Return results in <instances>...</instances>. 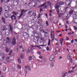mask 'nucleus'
<instances>
[{
	"mask_svg": "<svg viewBox=\"0 0 77 77\" xmlns=\"http://www.w3.org/2000/svg\"><path fill=\"white\" fill-rule=\"evenodd\" d=\"M39 34L38 33L35 34L34 35V41L36 42V41L38 42L39 40Z\"/></svg>",
	"mask_w": 77,
	"mask_h": 77,
	"instance_id": "obj_1",
	"label": "nucleus"
},
{
	"mask_svg": "<svg viewBox=\"0 0 77 77\" xmlns=\"http://www.w3.org/2000/svg\"><path fill=\"white\" fill-rule=\"evenodd\" d=\"M2 38H3V35H2V33L0 32V40H2Z\"/></svg>",
	"mask_w": 77,
	"mask_h": 77,
	"instance_id": "obj_18",
	"label": "nucleus"
},
{
	"mask_svg": "<svg viewBox=\"0 0 77 77\" xmlns=\"http://www.w3.org/2000/svg\"><path fill=\"white\" fill-rule=\"evenodd\" d=\"M62 76L63 77H65V76H66V74L64 72V73H63L62 74Z\"/></svg>",
	"mask_w": 77,
	"mask_h": 77,
	"instance_id": "obj_31",
	"label": "nucleus"
},
{
	"mask_svg": "<svg viewBox=\"0 0 77 77\" xmlns=\"http://www.w3.org/2000/svg\"><path fill=\"white\" fill-rule=\"evenodd\" d=\"M73 12H74V11L72 10L69 11V15H72V14H73Z\"/></svg>",
	"mask_w": 77,
	"mask_h": 77,
	"instance_id": "obj_20",
	"label": "nucleus"
},
{
	"mask_svg": "<svg viewBox=\"0 0 77 77\" xmlns=\"http://www.w3.org/2000/svg\"><path fill=\"white\" fill-rule=\"evenodd\" d=\"M6 45H5L4 44H3V45H2V46L3 47V48H5V47H6Z\"/></svg>",
	"mask_w": 77,
	"mask_h": 77,
	"instance_id": "obj_53",
	"label": "nucleus"
},
{
	"mask_svg": "<svg viewBox=\"0 0 77 77\" xmlns=\"http://www.w3.org/2000/svg\"><path fill=\"white\" fill-rule=\"evenodd\" d=\"M48 5H45L43 7V9H47Z\"/></svg>",
	"mask_w": 77,
	"mask_h": 77,
	"instance_id": "obj_36",
	"label": "nucleus"
},
{
	"mask_svg": "<svg viewBox=\"0 0 77 77\" xmlns=\"http://www.w3.org/2000/svg\"><path fill=\"white\" fill-rule=\"evenodd\" d=\"M57 15H58V18H60V17H62L63 16V14H61L60 13H59L58 14H57Z\"/></svg>",
	"mask_w": 77,
	"mask_h": 77,
	"instance_id": "obj_12",
	"label": "nucleus"
},
{
	"mask_svg": "<svg viewBox=\"0 0 77 77\" xmlns=\"http://www.w3.org/2000/svg\"><path fill=\"white\" fill-rule=\"evenodd\" d=\"M9 59H10V57H8L6 58V60H9Z\"/></svg>",
	"mask_w": 77,
	"mask_h": 77,
	"instance_id": "obj_45",
	"label": "nucleus"
},
{
	"mask_svg": "<svg viewBox=\"0 0 77 77\" xmlns=\"http://www.w3.org/2000/svg\"><path fill=\"white\" fill-rule=\"evenodd\" d=\"M54 55H52V56H51L49 59L50 62H52V61L54 60Z\"/></svg>",
	"mask_w": 77,
	"mask_h": 77,
	"instance_id": "obj_8",
	"label": "nucleus"
},
{
	"mask_svg": "<svg viewBox=\"0 0 77 77\" xmlns=\"http://www.w3.org/2000/svg\"><path fill=\"white\" fill-rule=\"evenodd\" d=\"M74 72V70H69V71H68V72L69 73H72L73 72Z\"/></svg>",
	"mask_w": 77,
	"mask_h": 77,
	"instance_id": "obj_26",
	"label": "nucleus"
},
{
	"mask_svg": "<svg viewBox=\"0 0 77 77\" xmlns=\"http://www.w3.org/2000/svg\"><path fill=\"white\" fill-rule=\"evenodd\" d=\"M55 8L56 9V11L58 14L59 13V8H60V6L59 5H57L55 6Z\"/></svg>",
	"mask_w": 77,
	"mask_h": 77,
	"instance_id": "obj_3",
	"label": "nucleus"
},
{
	"mask_svg": "<svg viewBox=\"0 0 77 77\" xmlns=\"http://www.w3.org/2000/svg\"><path fill=\"white\" fill-rule=\"evenodd\" d=\"M3 70L4 72H5V71H6V67H4L3 68Z\"/></svg>",
	"mask_w": 77,
	"mask_h": 77,
	"instance_id": "obj_33",
	"label": "nucleus"
},
{
	"mask_svg": "<svg viewBox=\"0 0 77 77\" xmlns=\"http://www.w3.org/2000/svg\"><path fill=\"white\" fill-rule=\"evenodd\" d=\"M12 53H13V51L12 50H11L10 52V53L8 54V55H11V54H12Z\"/></svg>",
	"mask_w": 77,
	"mask_h": 77,
	"instance_id": "obj_34",
	"label": "nucleus"
},
{
	"mask_svg": "<svg viewBox=\"0 0 77 77\" xmlns=\"http://www.w3.org/2000/svg\"><path fill=\"white\" fill-rule=\"evenodd\" d=\"M17 67L19 69H21V66L20 65H17Z\"/></svg>",
	"mask_w": 77,
	"mask_h": 77,
	"instance_id": "obj_25",
	"label": "nucleus"
},
{
	"mask_svg": "<svg viewBox=\"0 0 77 77\" xmlns=\"http://www.w3.org/2000/svg\"><path fill=\"white\" fill-rule=\"evenodd\" d=\"M36 47H37L38 48H39V49H41V47H40L39 46L37 45L36 46Z\"/></svg>",
	"mask_w": 77,
	"mask_h": 77,
	"instance_id": "obj_43",
	"label": "nucleus"
},
{
	"mask_svg": "<svg viewBox=\"0 0 77 77\" xmlns=\"http://www.w3.org/2000/svg\"><path fill=\"white\" fill-rule=\"evenodd\" d=\"M5 34L6 36H8L9 35V32H6L5 33Z\"/></svg>",
	"mask_w": 77,
	"mask_h": 77,
	"instance_id": "obj_24",
	"label": "nucleus"
},
{
	"mask_svg": "<svg viewBox=\"0 0 77 77\" xmlns=\"http://www.w3.org/2000/svg\"><path fill=\"white\" fill-rule=\"evenodd\" d=\"M39 27V26L38 25H37V26H36V27L37 29H38L39 28H38Z\"/></svg>",
	"mask_w": 77,
	"mask_h": 77,
	"instance_id": "obj_63",
	"label": "nucleus"
},
{
	"mask_svg": "<svg viewBox=\"0 0 77 77\" xmlns=\"http://www.w3.org/2000/svg\"><path fill=\"white\" fill-rule=\"evenodd\" d=\"M33 12V10L29 11L27 13L28 15H30Z\"/></svg>",
	"mask_w": 77,
	"mask_h": 77,
	"instance_id": "obj_19",
	"label": "nucleus"
},
{
	"mask_svg": "<svg viewBox=\"0 0 77 77\" xmlns=\"http://www.w3.org/2000/svg\"><path fill=\"white\" fill-rule=\"evenodd\" d=\"M13 17L14 18L15 20H16V17L14 15H13L11 17L12 20H13Z\"/></svg>",
	"mask_w": 77,
	"mask_h": 77,
	"instance_id": "obj_16",
	"label": "nucleus"
},
{
	"mask_svg": "<svg viewBox=\"0 0 77 77\" xmlns=\"http://www.w3.org/2000/svg\"><path fill=\"white\" fill-rule=\"evenodd\" d=\"M30 50L29 49L28 50V53H30Z\"/></svg>",
	"mask_w": 77,
	"mask_h": 77,
	"instance_id": "obj_57",
	"label": "nucleus"
},
{
	"mask_svg": "<svg viewBox=\"0 0 77 77\" xmlns=\"http://www.w3.org/2000/svg\"><path fill=\"white\" fill-rule=\"evenodd\" d=\"M0 55H1L0 56V60H3L4 58H5V55L4 54H0Z\"/></svg>",
	"mask_w": 77,
	"mask_h": 77,
	"instance_id": "obj_7",
	"label": "nucleus"
},
{
	"mask_svg": "<svg viewBox=\"0 0 77 77\" xmlns=\"http://www.w3.org/2000/svg\"><path fill=\"white\" fill-rule=\"evenodd\" d=\"M18 1H19V0H14V3H15V2H18Z\"/></svg>",
	"mask_w": 77,
	"mask_h": 77,
	"instance_id": "obj_47",
	"label": "nucleus"
},
{
	"mask_svg": "<svg viewBox=\"0 0 77 77\" xmlns=\"http://www.w3.org/2000/svg\"><path fill=\"white\" fill-rule=\"evenodd\" d=\"M27 68L28 71H30L31 69H30V66H27Z\"/></svg>",
	"mask_w": 77,
	"mask_h": 77,
	"instance_id": "obj_38",
	"label": "nucleus"
},
{
	"mask_svg": "<svg viewBox=\"0 0 77 77\" xmlns=\"http://www.w3.org/2000/svg\"><path fill=\"white\" fill-rule=\"evenodd\" d=\"M45 5V4H44L42 5H41V6H40V7H42V6H44V5Z\"/></svg>",
	"mask_w": 77,
	"mask_h": 77,
	"instance_id": "obj_52",
	"label": "nucleus"
},
{
	"mask_svg": "<svg viewBox=\"0 0 77 77\" xmlns=\"http://www.w3.org/2000/svg\"><path fill=\"white\" fill-rule=\"evenodd\" d=\"M70 57H71V56H70V55H69V54H68L67 55V59L69 60V59H70Z\"/></svg>",
	"mask_w": 77,
	"mask_h": 77,
	"instance_id": "obj_39",
	"label": "nucleus"
},
{
	"mask_svg": "<svg viewBox=\"0 0 77 77\" xmlns=\"http://www.w3.org/2000/svg\"><path fill=\"white\" fill-rule=\"evenodd\" d=\"M13 14L15 15H17V13L15 12V11H13Z\"/></svg>",
	"mask_w": 77,
	"mask_h": 77,
	"instance_id": "obj_42",
	"label": "nucleus"
},
{
	"mask_svg": "<svg viewBox=\"0 0 77 77\" xmlns=\"http://www.w3.org/2000/svg\"><path fill=\"white\" fill-rule=\"evenodd\" d=\"M69 8V7H66V9H65V11H67V9H68V8Z\"/></svg>",
	"mask_w": 77,
	"mask_h": 77,
	"instance_id": "obj_56",
	"label": "nucleus"
},
{
	"mask_svg": "<svg viewBox=\"0 0 77 77\" xmlns=\"http://www.w3.org/2000/svg\"><path fill=\"white\" fill-rule=\"evenodd\" d=\"M75 67H72V70H74V69H75Z\"/></svg>",
	"mask_w": 77,
	"mask_h": 77,
	"instance_id": "obj_61",
	"label": "nucleus"
},
{
	"mask_svg": "<svg viewBox=\"0 0 77 77\" xmlns=\"http://www.w3.org/2000/svg\"><path fill=\"white\" fill-rule=\"evenodd\" d=\"M73 27H74V29H75V30H77V27H76V26H74Z\"/></svg>",
	"mask_w": 77,
	"mask_h": 77,
	"instance_id": "obj_49",
	"label": "nucleus"
},
{
	"mask_svg": "<svg viewBox=\"0 0 77 77\" xmlns=\"http://www.w3.org/2000/svg\"><path fill=\"white\" fill-rule=\"evenodd\" d=\"M17 61H18V62L19 63H20L21 61L20 60L18 59L17 60Z\"/></svg>",
	"mask_w": 77,
	"mask_h": 77,
	"instance_id": "obj_44",
	"label": "nucleus"
},
{
	"mask_svg": "<svg viewBox=\"0 0 77 77\" xmlns=\"http://www.w3.org/2000/svg\"><path fill=\"white\" fill-rule=\"evenodd\" d=\"M9 32L12 33V25L11 24H9Z\"/></svg>",
	"mask_w": 77,
	"mask_h": 77,
	"instance_id": "obj_5",
	"label": "nucleus"
},
{
	"mask_svg": "<svg viewBox=\"0 0 77 77\" xmlns=\"http://www.w3.org/2000/svg\"><path fill=\"white\" fill-rule=\"evenodd\" d=\"M4 15L5 17H6V18H9V13L7 12L5 13Z\"/></svg>",
	"mask_w": 77,
	"mask_h": 77,
	"instance_id": "obj_11",
	"label": "nucleus"
},
{
	"mask_svg": "<svg viewBox=\"0 0 77 77\" xmlns=\"http://www.w3.org/2000/svg\"><path fill=\"white\" fill-rule=\"evenodd\" d=\"M60 10L61 12H63L65 10V7H61L60 8Z\"/></svg>",
	"mask_w": 77,
	"mask_h": 77,
	"instance_id": "obj_17",
	"label": "nucleus"
},
{
	"mask_svg": "<svg viewBox=\"0 0 77 77\" xmlns=\"http://www.w3.org/2000/svg\"><path fill=\"white\" fill-rule=\"evenodd\" d=\"M73 17L74 19H75L77 17V15L76 14H73Z\"/></svg>",
	"mask_w": 77,
	"mask_h": 77,
	"instance_id": "obj_15",
	"label": "nucleus"
},
{
	"mask_svg": "<svg viewBox=\"0 0 77 77\" xmlns=\"http://www.w3.org/2000/svg\"><path fill=\"white\" fill-rule=\"evenodd\" d=\"M66 41H68L69 39V38L68 36H67L66 37Z\"/></svg>",
	"mask_w": 77,
	"mask_h": 77,
	"instance_id": "obj_35",
	"label": "nucleus"
},
{
	"mask_svg": "<svg viewBox=\"0 0 77 77\" xmlns=\"http://www.w3.org/2000/svg\"><path fill=\"white\" fill-rule=\"evenodd\" d=\"M70 62L71 63H72L73 60H72V58H71V59Z\"/></svg>",
	"mask_w": 77,
	"mask_h": 77,
	"instance_id": "obj_58",
	"label": "nucleus"
},
{
	"mask_svg": "<svg viewBox=\"0 0 77 77\" xmlns=\"http://www.w3.org/2000/svg\"><path fill=\"white\" fill-rule=\"evenodd\" d=\"M33 16L34 17V18L35 19L36 18V11H35L33 12Z\"/></svg>",
	"mask_w": 77,
	"mask_h": 77,
	"instance_id": "obj_14",
	"label": "nucleus"
},
{
	"mask_svg": "<svg viewBox=\"0 0 77 77\" xmlns=\"http://www.w3.org/2000/svg\"><path fill=\"white\" fill-rule=\"evenodd\" d=\"M40 46H44V47H45L46 45H40Z\"/></svg>",
	"mask_w": 77,
	"mask_h": 77,
	"instance_id": "obj_64",
	"label": "nucleus"
},
{
	"mask_svg": "<svg viewBox=\"0 0 77 77\" xmlns=\"http://www.w3.org/2000/svg\"><path fill=\"white\" fill-rule=\"evenodd\" d=\"M26 35H29V34H27V33L26 32H23V36H26Z\"/></svg>",
	"mask_w": 77,
	"mask_h": 77,
	"instance_id": "obj_22",
	"label": "nucleus"
},
{
	"mask_svg": "<svg viewBox=\"0 0 77 77\" xmlns=\"http://www.w3.org/2000/svg\"><path fill=\"white\" fill-rule=\"evenodd\" d=\"M51 68H53L54 67V64L53 63H52L51 64Z\"/></svg>",
	"mask_w": 77,
	"mask_h": 77,
	"instance_id": "obj_23",
	"label": "nucleus"
},
{
	"mask_svg": "<svg viewBox=\"0 0 77 77\" xmlns=\"http://www.w3.org/2000/svg\"><path fill=\"white\" fill-rule=\"evenodd\" d=\"M42 11H43L42 8H40V13H42L41 12H42Z\"/></svg>",
	"mask_w": 77,
	"mask_h": 77,
	"instance_id": "obj_48",
	"label": "nucleus"
},
{
	"mask_svg": "<svg viewBox=\"0 0 77 77\" xmlns=\"http://www.w3.org/2000/svg\"><path fill=\"white\" fill-rule=\"evenodd\" d=\"M25 73L26 75L27 74V69H26L25 70Z\"/></svg>",
	"mask_w": 77,
	"mask_h": 77,
	"instance_id": "obj_37",
	"label": "nucleus"
},
{
	"mask_svg": "<svg viewBox=\"0 0 77 77\" xmlns=\"http://www.w3.org/2000/svg\"><path fill=\"white\" fill-rule=\"evenodd\" d=\"M12 71H14V70H15V67H13L12 68Z\"/></svg>",
	"mask_w": 77,
	"mask_h": 77,
	"instance_id": "obj_29",
	"label": "nucleus"
},
{
	"mask_svg": "<svg viewBox=\"0 0 77 77\" xmlns=\"http://www.w3.org/2000/svg\"><path fill=\"white\" fill-rule=\"evenodd\" d=\"M54 53L55 55H57V51H56V50H55Z\"/></svg>",
	"mask_w": 77,
	"mask_h": 77,
	"instance_id": "obj_41",
	"label": "nucleus"
},
{
	"mask_svg": "<svg viewBox=\"0 0 77 77\" xmlns=\"http://www.w3.org/2000/svg\"><path fill=\"white\" fill-rule=\"evenodd\" d=\"M34 58H35L34 56H32V57H31V56H30L29 57V60H32V59H33Z\"/></svg>",
	"mask_w": 77,
	"mask_h": 77,
	"instance_id": "obj_13",
	"label": "nucleus"
},
{
	"mask_svg": "<svg viewBox=\"0 0 77 77\" xmlns=\"http://www.w3.org/2000/svg\"><path fill=\"white\" fill-rule=\"evenodd\" d=\"M51 42V40L50 39H49L48 40V45L49 46L50 45V42Z\"/></svg>",
	"mask_w": 77,
	"mask_h": 77,
	"instance_id": "obj_27",
	"label": "nucleus"
},
{
	"mask_svg": "<svg viewBox=\"0 0 77 77\" xmlns=\"http://www.w3.org/2000/svg\"><path fill=\"white\" fill-rule=\"evenodd\" d=\"M11 44L12 45H15L16 44V39L15 38H13V39L12 41L11 42Z\"/></svg>",
	"mask_w": 77,
	"mask_h": 77,
	"instance_id": "obj_4",
	"label": "nucleus"
},
{
	"mask_svg": "<svg viewBox=\"0 0 77 77\" xmlns=\"http://www.w3.org/2000/svg\"><path fill=\"white\" fill-rule=\"evenodd\" d=\"M49 12H50V13H51V14H52V13H53V12L51 10H49Z\"/></svg>",
	"mask_w": 77,
	"mask_h": 77,
	"instance_id": "obj_54",
	"label": "nucleus"
},
{
	"mask_svg": "<svg viewBox=\"0 0 77 77\" xmlns=\"http://www.w3.org/2000/svg\"><path fill=\"white\" fill-rule=\"evenodd\" d=\"M71 42L72 44H73L74 43V40H72L71 41Z\"/></svg>",
	"mask_w": 77,
	"mask_h": 77,
	"instance_id": "obj_55",
	"label": "nucleus"
},
{
	"mask_svg": "<svg viewBox=\"0 0 77 77\" xmlns=\"http://www.w3.org/2000/svg\"><path fill=\"white\" fill-rule=\"evenodd\" d=\"M39 58L40 59H43V58L42 57V56H40L39 57Z\"/></svg>",
	"mask_w": 77,
	"mask_h": 77,
	"instance_id": "obj_51",
	"label": "nucleus"
},
{
	"mask_svg": "<svg viewBox=\"0 0 77 77\" xmlns=\"http://www.w3.org/2000/svg\"><path fill=\"white\" fill-rule=\"evenodd\" d=\"M62 3V2H58L57 3H59V5H62V4H61Z\"/></svg>",
	"mask_w": 77,
	"mask_h": 77,
	"instance_id": "obj_46",
	"label": "nucleus"
},
{
	"mask_svg": "<svg viewBox=\"0 0 77 77\" xmlns=\"http://www.w3.org/2000/svg\"><path fill=\"white\" fill-rule=\"evenodd\" d=\"M46 50H47V51H49V48L48 47H47L46 48Z\"/></svg>",
	"mask_w": 77,
	"mask_h": 77,
	"instance_id": "obj_50",
	"label": "nucleus"
},
{
	"mask_svg": "<svg viewBox=\"0 0 77 77\" xmlns=\"http://www.w3.org/2000/svg\"><path fill=\"white\" fill-rule=\"evenodd\" d=\"M54 35H55V34H52L51 33V38H52L51 41H53L54 40V38H55Z\"/></svg>",
	"mask_w": 77,
	"mask_h": 77,
	"instance_id": "obj_6",
	"label": "nucleus"
},
{
	"mask_svg": "<svg viewBox=\"0 0 77 77\" xmlns=\"http://www.w3.org/2000/svg\"><path fill=\"white\" fill-rule=\"evenodd\" d=\"M20 49H22V48H23V46L21 45H20Z\"/></svg>",
	"mask_w": 77,
	"mask_h": 77,
	"instance_id": "obj_59",
	"label": "nucleus"
},
{
	"mask_svg": "<svg viewBox=\"0 0 77 77\" xmlns=\"http://www.w3.org/2000/svg\"><path fill=\"white\" fill-rule=\"evenodd\" d=\"M63 38H62L60 40V42L61 45H62V44L63 43Z\"/></svg>",
	"mask_w": 77,
	"mask_h": 77,
	"instance_id": "obj_21",
	"label": "nucleus"
},
{
	"mask_svg": "<svg viewBox=\"0 0 77 77\" xmlns=\"http://www.w3.org/2000/svg\"><path fill=\"white\" fill-rule=\"evenodd\" d=\"M41 18V14H39L38 15V17H37V19H38L39 18Z\"/></svg>",
	"mask_w": 77,
	"mask_h": 77,
	"instance_id": "obj_30",
	"label": "nucleus"
},
{
	"mask_svg": "<svg viewBox=\"0 0 77 77\" xmlns=\"http://www.w3.org/2000/svg\"><path fill=\"white\" fill-rule=\"evenodd\" d=\"M1 20L2 23H4V24H6V20H5V18L4 17H2L1 18Z\"/></svg>",
	"mask_w": 77,
	"mask_h": 77,
	"instance_id": "obj_10",
	"label": "nucleus"
},
{
	"mask_svg": "<svg viewBox=\"0 0 77 77\" xmlns=\"http://www.w3.org/2000/svg\"><path fill=\"white\" fill-rule=\"evenodd\" d=\"M27 11V10H26L25 11L24 10H21V14L19 16V18H20L22 17V15H24V13H25V12H26Z\"/></svg>",
	"mask_w": 77,
	"mask_h": 77,
	"instance_id": "obj_2",
	"label": "nucleus"
},
{
	"mask_svg": "<svg viewBox=\"0 0 77 77\" xmlns=\"http://www.w3.org/2000/svg\"><path fill=\"white\" fill-rule=\"evenodd\" d=\"M7 40H8V41H9V38L8 37H7Z\"/></svg>",
	"mask_w": 77,
	"mask_h": 77,
	"instance_id": "obj_60",
	"label": "nucleus"
},
{
	"mask_svg": "<svg viewBox=\"0 0 77 77\" xmlns=\"http://www.w3.org/2000/svg\"><path fill=\"white\" fill-rule=\"evenodd\" d=\"M46 24L47 26H49V23H48V21H46Z\"/></svg>",
	"mask_w": 77,
	"mask_h": 77,
	"instance_id": "obj_40",
	"label": "nucleus"
},
{
	"mask_svg": "<svg viewBox=\"0 0 77 77\" xmlns=\"http://www.w3.org/2000/svg\"><path fill=\"white\" fill-rule=\"evenodd\" d=\"M66 6H69L71 4V1L70 0H67L66 3Z\"/></svg>",
	"mask_w": 77,
	"mask_h": 77,
	"instance_id": "obj_9",
	"label": "nucleus"
},
{
	"mask_svg": "<svg viewBox=\"0 0 77 77\" xmlns=\"http://www.w3.org/2000/svg\"><path fill=\"white\" fill-rule=\"evenodd\" d=\"M6 51V52H9V48H6L5 49Z\"/></svg>",
	"mask_w": 77,
	"mask_h": 77,
	"instance_id": "obj_28",
	"label": "nucleus"
},
{
	"mask_svg": "<svg viewBox=\"0 0 77 77\" xmlns=\"http://www.w3.org/2000/svg\"><path fill=\"white\" fill-rule=\"evenodd\" d=\"M20 57L21 59H23V55H21L20 56Z\"/></svg>",
	"mask_w": 77,
	"mask_h": 77,
	"instance_id": "obj_62",
	"label": "nucleus"
},
{
	"mask_svg": "<svg viewBox=\"0 0 77 77\" xmlns=\"http://www.w3.org/2000/svg\"><path fill=\"white\" fill-rule=\"evenodd\" d=\"M74 23L75 24H77V19H75L74 20Z\"/></svg>",
	"mask_w": 77,
	"mask_h": 77,
	"instance_id": "obj_32",
	"label": "nucleus"
}]
</instances>
